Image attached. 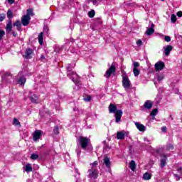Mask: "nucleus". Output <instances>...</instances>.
Wrapping results in <instances>:
<instances>
[{"mask_svg": "<svg viewBox=\"0 0 182 182\" xmlns=\"http://www.w3.org/2000/svg\"><path fill=\"white\" fill-rule=\"evenodd\" d=\"M108 110L109 113H115V122L116 123H119V122H122V116H123V112L121 109L117 110V106L114 104H110Z\"/></svg>", "mask_w": 182, "mask_h": 182, "instance_id": "obj_1", "label": "nucleus"}, {"mask_svg": "<svg viewBox=\"0 0 182 182\" xmlns=\"http://www.w3.org/2000/svg\"><path fill=\"white\" fill-rule=\"evenodd\" d=\"M78 143L82 150H87L90 147V150H92V146H90V139L86 136H80L78 138Z\"/></svg>", "mask_w": 182, "mask_h": 182, "instance_id": "obj_2", "label": "nucleus"}, {"mask_svg": "<svg viewBox=\"0 0 182 182\" xmlns=\"http://www.w3.org/2000/svg\"><path fill=\"white\" fill-rule=\"evenodd\" d=\"M31 16H33V11L28 9L26 15L21 17V23L23 26H28L31 21Z\"/></svg>", "mask_w": 182, "mask_h": 182, "instance_id": "obj_3", "label": "nucleus"}, {"mask_svg": "<svg viewBox=\"0 0 182 182\" xmlns=\"http://www.w3.org/2000/svg\"><path fill=\"white\" fill-rule=\"evenodd\" d=\"M91 168L88 170V176L90 178H97L99 177V172H97V161H95L94 163L91 164Z\"/></svg>", "mask_w": 182, "mask_h": 182, "instance_id": "obj_4", "label": "nucleus"}, {"mask_svg": "<svg viewBox=\"0 0 182 182\" xmlns=\"http://www.w3.org/2000/svg\"><path fill=\"white\" fill-rule=\"evenodd\" d=\"M122 86L125 89V90H129L130 89V86H132V83H130V80L127 75L124 73L122 75Z\"/></svg>", "mask_w": 182, "mask_h": 182, "instance_id": "obj_5", "label": "nucleus"}, {"mask_svg": "<svg viewBox=\"0 0 182 182\" xmlns=\"http://www.w3.org/2000/svg\"><path fill=\"white\" fill-rule=\"evenodd\" d=\"M68 77H70V79L73 80V82H74V83H75V85H77V83H79V76L75 72L68 71Z\"/></svg>", "mask_w": 182, "mask_h": 182, "instance_id": "obj_6", "label": "nucleus"}, {"mask_svg": "<svg viewBox=\"0 0 182 182\" xmlns=\"http://www.w3.org/2000/svg\"><path fill=\"white\" fill-rule=\"evenodd\" d=\"M42 134H43V132L41 130H36L33 133V141H38L41 137H42Z\"/></svg>", "mask_w": 182, "mask_h": 182, "instance_id": "obj_7", "label": "nucleus"}, {"mask_svg": "<svg viewBox=\"0 0 182 182\" xmlns=\"http://www.w3.org/2000/svg\"><path fill=\"white\" fill-rule=\"evenodd\" d=\"M116 72V65H114L113 63L111 65V67L109 69H108L106 71V73L105 74V77H110L112 75V73H114Z\"/></svg>", "mask_w": 182, "mask_h": 182, "instance_id": "obj_8", "label": "nucleus"}, {"mask_svg": "<svg viewBox=\"0 0 182 182\" xmlns=\"http://www.w3.org/2000/svg\"><path fill=\"white\" fill-rule=\"evenodd\" d=\"M28 96L31 103H34V104L39 103V97H38V95L35 94H32V92H29Z\"/></svg>", "mask_w": 182, "mask_h": 182, "instance_id": "obj_9", "label": "nucleus"}, {"mask_svg": "<svg viewBox=\"0 0 182 182\" xmlns=\"http://www.w3.org/2000/svg\"><path fill=\"white\" fill-rule=\"evenodd\" d=\"M149 25L151 27L148 28L145 32V35H148V36H150L151 35H153V33H154V24L151 21H150Z\"/></svg>", "mask_w": 182, "mask_h": 182, "instance_id": "obj_10", "label": "nucleus"}, {"mask_svg": "<svg viewBox=\"0 0 182 182\" xmlns=\"http://www.w3.org/2000/svg\"><path fill=\"white\" fill-rule=\"evenodd\" d=\"M164 69V63L161 61H159L155 64V70L160 71Z\"/></svg>", "mask_w": 182, "mask_h": 182, "instance_id": "obj_11", "label": "nucleus"}, {"mask_svg": "<svg viewBox=\"0 0 182 182\" xmlns=\"http://www.w3.org/2000/svg\"><path fill=\"white\" fill-rule=\"evenodd\" d=\"M164 53L166 56H168L170 55V52L173 50V46H166L164 47Z\"/></svg>", "mask_w": 182, "mask_h": 182, "instance_id": "obj_12", "label": "nucleus"}, {"mask_svg": "<svg viewBox=\"0 0 182 182\" xmlns=\"http://www.w3.org/2000/svg\"><path fill=\"white\" fill-rule=\"evenodd\" d=\"M144 107L145 109H147L148 110H150V109H151V107H153V101L146 100L144 104Z\"/></svg>", "mask_w": 182, "mask_h": 182, "instance_id": "obj_13", "label": "nucleus"}, {"mask_svg": "<svg viewBox=\"0 0 182 182\" xmlns=\"http://www.w3.org/2000/svg\"><path fill=\"white\" fill-rule=\"evenodd\" d=\"M126 136V132L121 131L117 133V139L118 140H123Z\"/></svg>", "mask_w": 182, "mask_h": 182, "instance_id": "obj_14", "label": "nucleus"}, {"mask_svg": "<svg viewBox=\"0 0 182 182\" xmlns=\"http://www.w3.org/2000/svg\"><path fill=\"white\" fill-rule=\"evenodd\" d=\"M135 126L139 132H146V127L139 122H135Z\"/></svg>", "mask_w": 182, "mask_h": 182, "instance_id": "obj_15", "label": "nucleus"}, {"mask_svg": "<svg viewBox=\"0 0 182 182\" xmlns=\"http://www.w3.org/2000/svg\"><path fill=\"white\" fill-rule=\"evenodd\" d=\"M32 53H33V50L32 49H27L25 53L26 59L31 58Z\"/></svg>", "mask_w": 182, "mask_h": 182, "instance_id": "obj_16", "label": "nucleus"}, {"mask_svg": "<svg viewBox=\"0 0 182 182\" xmlns=\"http://www.w3.org/2000/svg\"><path fill=\"white\" fill-rule=\"evenodd\" d=\"M129 168L132 171H134V170H136V162L134 161H131L129 163Z\"/></svg>", "mask_w": 182, "mask_h": 182, "instance_id": "obj_17", "label": "nucleus"}, {"mask_svg": "<svg viewBox=\"0 0 182 182\" xmlns=\"http://www.w3.org/2000/svg\"><path fill=\"white\" fill-rule=\"evenodd\" d=\"M14 26H16L18 31H21V26H22V23L21 21L18 20L14 23Z\"/></svg>", "mask_w": 182, "mask_h": 182, "instance_id": "obj_18", "label": "nucleus"}, {"mask_svg": "<svg viewBox=\"0 0 182 182\" xmlns=\"http://www.w3.org/2000/svg\"><path fill=\"white\" fill-rule=\"evenodd\" d=\"M38 42L40 45H43V32L38 34Z\"/></svg>", "mask_w": 182, "mask_h": 182, "instance_id": "obj_19", "label": "nucleus"}, {"mask_svg": "<svg viewBox=\"0 0 182 182\" xmlns=\"http://www.w3.org/2000/svg\"><path fill=\"white\" fill-rule=\"evenodd\" d=\"M25 171L26 173H30V171H32V165H31V164H27L26 165Z\"/></svg>", "mask_w": 182, "mask_h": 182, "instance_id": "obj_20", "label": "nucleus"}, {"mask_svg": "<svg viewBox=\"0 0 182 182\" xmlns=\"http://www.w3.org/2000/svg\"><path fill=\"white\" fill-rule=\"evenodd\" d=\"M6 31L7 32H11V31H12V22L9 21L6 27Z\"/></svg>", "mask_w": 182, "mask_h": 182, "instance_id": "obj_21", "label": "nucleus"}, {"mask_svg": "<svg viewBox=\"0 0 182 182\" xmlns=\"http://www.w3.org/2000/svg\"><path fill=\"white\" fill-rule=\"evenodd\" d=\"M142 178L144 180H150L151 178V174L149 173H145L144 175H143V177Z\"/></svg>", "mask_w": 182, "mask_h": 182, "instance_id": "obj_22", "label": "nucleus"}, {"mask_svg": "<svg viewBox=\"0 0 182 182\" xmlns=\"http://www.w3.org/2000/svg\"><path fill=\"white\" fill-rule=\"evenodd\" d=\"M104 163L106 167H110V159L108 157L104 159Z\"/></svg>", "mask_w": 182, "mask_h": 182, "instance_id": "obj_23", "label": "nucleus"}, {"mask_svg": "<svg viewBox=\"0 0 182 182\" xmlns=\"http://www.w3.org/2000/svg\"><path fill=\"white\" fill-rule=\"evenodd\" d=\"M7 18L9 19H12V18H14V12H12V11H11V9H9L7 11Z\"/></svg>", "mask_w": 182, "mask_h": 182, "instance_id": "obj_24", "label": "nucleus"}, {"mask_svg": "<svg viewBox=\"0 0 182 182\" xmlns=\"http://www.w3.org/2000/svg\"><path fill=\"white\" fill-rule=\"evenodd\" d=\"M26 82V78H25V77H21L18 79L19 85H25Z\"/></svg>", "mask_w": 182, "mask_h": 182, "instance_id": "obj_25", "label": "nucleus"}, {"mask_svg": "<svg viewBox=\"0 0 182 182\" xmlns=\"http://www.w3.org/2000/svg\"><path fill=\"white\" fill-rule=\"evenodd\" d=\"M13 124H14V126H19V127H20V126H21V122H19V120H18V119L14 118V122H13Z\"/></svg>", "mask_w": 182, "mask_h": 182, "instance_id": "obj_26", "label": "nucleus"}, {"mask_svg": "<svg viewBox=\"0 0 182 182\" xmlns=\"http://www.w3.org/2000/svg\"><path fill=\"white\" fill-rule=\"evenodd\" d=\"M133 72L134 76H139V75H140V70L137 68H133Z\"/></svg>", "mask_w": 182, "mask_h": 182, "instance_id": "obj_27", "label": "nucleus"}, {"mask_svg": "<svg viewBox=\"0 0 182 182\" xmlns=\"http://www.w3.org/2000/svg\"><path fill=\"white\" fill-rule=\"evenodd\" d=\"M156 79H157L158 82H161V80H163V79H164V75H163V74L158 75Z\"/></svg>", "mask_w": 182, "mask_h": 182, "instance_id": "obj_28", "label": "nucleus"}, {"mask_svg": "<svg viewBox=\"0 0 182 182\" xmlns=\"http://www.w3.org/2000/svg\"><path fill=\"white\" fill-rule=\"evenodd\" d=\"M95 10H91L90 11L88 12L89 18H93V16H95Z\"/></svg>", "mask_w": 182, "mask_h": 182, "instance_id": "obj_29", "label": "nucleus"}, {"mask_svg": "<svg viewBox=\"0 0 182 182\" xmlns=\"http://www.w3.org/2000/svg\"><path fill=\"white\" fill-rule=\"evenodd\" d=\"M38 157H39V155L36 154H32L31 156V160H36L38 159Z\"/></svg>", "mask_w": 182, "mask_h": 182, "instance_id": "obj_30", "label": "nucleus"}, {"mask_svg": "<svg viewBox=\"0 0 182 182\" xmlns=\"http://www.w3.org/2000/svg\"><path fill=\"white\" fill-rule=\"evenodd\" d=\"M159 110L157 109H154L151 111L150 115L154 117L156 114H157Z\"/></svg>", "mask_w": 182, "mask_h": 182, "instance_id": "obj_31", "label": "nucleus"}, {"mask_svg": "<svg viewBox=\"0 0 182 182\" xmlns=\"http://www.w3.org/2000/svg\"><path fill=\"white\" fill-rule=\"evenodd\" d=\"M166 166V157L161 160V167L163 168Z\"/></svg>", "mask_w": 182, "mask_h": 182, "instance_id": "obj_32", "label": "nucleus"}, {"mask_svg": "<svg viewBox=\"0 0 182 182\" xmlns=\"http://www.w3.org/2000/svg\"><path fill=\"white\" fill-rule=\"evenodd\" d=\"M171 22H173L174 23V22H176L177 21V17L176 16V15L172 14L171 16Z\"/></svg>", "mask_w": 182, "mask_h": 182, "instance_id": "obj_33", "label": "nucleus"}, {"mask_svg": "<svg viewBox=\"0 0 182 182\" xmlns=\"http://www.w3.org/2000/svg\"><path fill=\"white\" fill-rule=\"evenodd\" d=\"M6 17V14H0V22H2V21H4V19H5Z\"/></svg>", "mask_w": 182, "mask_h": 182, "instance_id": "obj_34", "label": "nucleus"}, {"mask_svg": "<svg viewBox=\"0 0 182 182\" xmlns=\"http://www.w3.org/2000/svg\"><path fill=\"white\" fill-rule=\"evenodd\" d=\"M84 100L85 102H90V100H92V97H90V95H87L84 98Z\"/></svg>", "mask_w": 182, "mask_h": 182, "instance_id": "obj_35", "label": "nucleus"}, {"mask_svg": "<svg viewBox=\"0 0 182 182\" xmlns=\"http://www.w3.org/2000/svg\"><path fill=\"white\" fill-rule=\"evenodd\" d=\"M4 35H5V31L4 30H0V40L4 38Z\"/></svg>", "mask_w": 182, "mask_h": 182, "instance_id": "obj_36", "label": "nucleus"}, {"mask_svg": "<svg viewBox=\"0 0 182 182\" xmlns=\"http://www.w3.org/2000/svg\"><path fill=\"white\" fill-rule=\"evenodd\" d=\"M139 66H140V64L138 62H134V69H137Z\"/></svg>", "mask_w": 182, "mask_h": 182, "instance_id": "obj_37", "label": "nucleus"}, {"mask_svg": "<svg viewBox=\"0 0 182 182\" xmlns=\"http://www.w3.org/2000/svg\"><path fill=\"white\" fill-rule=\"evenodd\" d=\"M136 45L137 46H141V45H143V41H141V40H137Z\"/></svg>", "mask_w": 182, "mask_h": 182, "instance_id": "obj_38", "label": "nucleus"}, {"mask_svg": "<svg viewBox=\"0 0 182 182\" xmlns=\"http://www.w3.org/2000/svg\"><path fill=\"white\" fill-rule=\"evenodd\" d=\"M165 41H166V42H170L171 41V38H170V36H166Z\"/></svg>", "mask_w": 182, "mask_h": 182, "instance_id": "obj_39", "label": "nucleus"}, {"mask_svg": "<svg viewBox=\"0 0 182 182\" xmlns=\"http://www.w3.org/2000/svg\"><path fill=\"white\" fill-rule=\"evenodd\" d=\"M173 176H174L176 181H178L180 180V178H181L180 176H178V175H177L176 173H174Z\"/></svg>", "mask_w": 182, "mask_h": 182, "instance_id": "obj_40", "label": "nucleus"}, {"mask_svg": "<svg viewBox=\"0 0 182 182\" xmlns=\"http://www.w3.org/2000/svg\"><path fill=\"white\" fill-rule=\"evenodd\" d=\"M173 149H174V146L172 144L168 145V150H173Z\"/></svg>", "mask_w": 182, "mask_h": 182, "instance_id": "obj_41", "label": "nucleus"}, {"mask_svg": "<svg viewBox=\"0 0 182 182\" xmlns=\"http://www.w3.org/2000/svg\"><path fill=\"white\" fill-rule=\"evenodd\" d=\"M53 132L55 133V134H58V133H59L58 128L54 129Z\"/></svg>", "mask_w": 182, "mask_h": 182, "instance_id": "obj_42", "label": "nucleus"}, {"mask_svg": "<svg viewBox=\"0 0 182 182\" xmlns=\"http://www.w3.org/2000/svg\"><path fill=\"white\" fill-rule=\"evenodd\" d=\"M9 4H10L11 5H12V4H14L15 2V0H7Z\"/></svg>", "mask_w": 182, "mask_h": 182, "instance_id": "obj_43", "label": "nucleus"}, {"mask_svg": "<svg viewBox=\"0 0 182 182\" xmlns=\"http://www.w3.org/2000/svg\"><path fill=\"white\" fill-rule=\"evenodd\" d=\"M76 153L79 156V154H80V153H82V151H80V149H76Z\"/></svg>", "mask_w": 182, "mask_h": 182, "instance_id": "obj_44", "label": "nucleus"}, {"mask_svg": "<svg viewBox=\"0 0 182 182\" xmlns=\"http://www.w3.org/2000/svg\"><path fill=\"white\" fill-rule=\"evenodd\" d=\"M177 16H179V18H181V16H182V11H178L177 13Z\"/></svg>", "mask_w": 182, "mask_h": 182, "instance_id": "obj_45", "label": "nucleus"}, {"mask_svg": "<svg viewBox=\"0 0 182 182\" xmlns=\"http://www.w3.org/2000/svg\"><path fill=\"white\" fill-rule=\"evenodd\" d=\"M161 130H162L163 132H166L167 127H161Z\"/></svg>", "mask_w": 182, "mask_h": 182, "instance_id": "obj_46", "label": "nucleus"}, {"mask_svg": "<svg viewBox=\"0 0 182 182\" xmlns=\"http://www.w3.org/2000/svg\"><path fill=\"white\" fill-rule=\"evenodd\" d=\"M12 34H13V36H14V38H16V36H17V35H18V33H16V32H15V31H13V32H12Z\"/></svg>", "mask_w": 182, "mask_h": 182, "instance_id": "obj_47", "label": "nucleus"}, {"mask_svg": "<svg viewBox=\"0 0 182 182\" xmlns=\"http://www.w3.org/2000/svg\"><path fill=\"white\" fill-rule=\"evenodd\" d=\"M75 172H77V174H80V173H79V170L77 169V168H75Z\"/></svg>", "mask_w": 182, "mask_h": 182, "instance_id": "obj_48", "label": "nucleus"}, {"mask_svg": "<svg viewBox=\"0 0 182 182\" xmlns=\"http://www.w3.org/2000/svg\"><path fill=\"white\" fill-rule=\"evenodd\" d=\"M92 4H93V5H96V4H97V2L96 1H93Z\"/></svg>", "mask_w": 182, "mask_h": 182, "instance_id": "obj_49", "label": "nucleus"}, {"mask_svg": "<svg viewBox=\"0 0 182 182\" xmlns=\"http://www.w3.org/2000/svg\"><path fill=\"white\" fill-rule=\"evenodd\" d=\"M8 75L9 76V74H5L4 77H3V79H5V77H6V76H8Z\"/></svg>", "mask_w": 182, "mask_h": 182, "instance_id": "obj_50", "label": "nucleus"}, {"mask_svg": "<svg viewBox=\"0 0 182 182\" xmlns=\"http://www.w3.org/2000/svg\"><path fill=\"white\" fill-rule=\"evenodd\" d=\"M178 171L181 172L182 171V168H178Z\"/></svg>", "mask_w": 182, "mask_h": 182, "instance_id": "obj_51", "label": "nucleus"}, {"mask_svg": "<svg viewBox=\"0 0 182 182\" xmlns=\"http://www.w3.org/2000/svg\"><path fill=\"white\" fill-rule=\"evenodd\" d=\"M144 141H149V140L147 139V138H144Z\"/></svg>", "mask_w": 182, "mask_h": 182, "instance_id": "obj_52", "label": "nucleus"}, {"mask_svg": "<svg viewBox=\"0 0 182 182\" xmlns=\"http://www.w3.org/2000/svg\"><path fill=\"white\" fill-rule=\"evenodd\" d=\"M41 59H45V56L42 55Z\"/></svg>", "mask_w": 182, "mask_h": 182, "instance_id": "obj_53", "label": "nucleus"}, {"mask_svg": "<svg viewBox=\"0 0 182 182\" xmlns=\"http://www.w3.org/2000/svg\"><path fill=\"white\" fill-rule=\"evenodd\" d=\"M161 1H164V0H161Z\"/></svg>", "mask_w": 182, "mask_h": 182, "instance_id": "obj_54", "label": "nucleus"}]
</instances>
